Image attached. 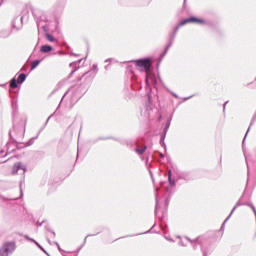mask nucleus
<instances>
[{
  "instance_id": "nucleus-1",
  "label": "nucleus",
  "mask_w": 256,
  "mask_h": 256,
  "mask_svg": "<svg viewBox=\"0 0 256 256\" xmlns=\"http://www.w3.org/2000/svg\"><path fill=\"white\" fill-rule=\"evenodd\" d=\"M138 71H144L146 73V83H149L151 75L149 74V69H151V60L149 58L139 59L135 61Z\"/></svg>"
},
{
  "instance_id": "nucleus-2",
  "label": "nucleus",
  "mask_w": 256,
  "mask_h": 256,
  "mask_svg": "<svg viewBox=\"0 0 256 256\" xmlns=\"http://www.w3.org/2000/svg\"><path fill=\"white\" fill-rule=\"evenodd\" d=\"M25 173H27V165L23 162H16L12 166L11 175H22L25 177Z\"/></svg>"
},
{
  "instance_id": "nucleus-3",
  "label": "nucleus",
  "mask_w": 256,
  "mask_h": 256,
  "mask_svg": "<svg viewBox=\"0 0 256 256\" xmlns=\"http://www.w3.org/2000/svg\"><path fill=\"white\" fill-rule=\"evenodd\" d=\"M15 244L13 242H7L0 249V256H9L15 251Z\"/></svg>"
},
{
  "instance_id": "nucleus-4",
  "label": "nucleus",
  "mask_w": 256,
  "mask_h": 256,
  "mask_svg": "<svg viewBox=\"0 0 256 256\" xmlns=\"http://www.w3.org/2000/svg\"><path fill=\"white\" fill-rule=\"evenodd\" d=\"M25 79H27V75H25L24 73L20 74L18 76V78H13L11 81H10V87L11 89H17V83H24L25 82Z\"/></svg>"
},
{
  "instance_id": "nucleus-5",
  "label": "nucleus",
  "mask_w": 256,
  "mask_h": 256,
  "mask_svg": "<svg viewBox=\"0 0 256 256\" xmlns=\"http://www.w3.org/2000/svg\"><path fill=\"white\" fill-rule=\"evenodd\" d=\"M187 23H199L200 25H203V23H205V21L200 18L191 17V18H187V19L181 21L178 24V27H183V25H187Z\"/></svg>"
},
{
  "instance_id": "nucleus-6",
  "label": "nucleus",
  "mask_w": 256,
  "mask_h": 256,
  "mask_svg": "<svg viewBox=\"0 0 256 256\" xmlns=\"http://www.w3.org/2000/svg\"><path fill=\"white\" fill-rule=\"evenodd\" d=\"M13 27L15 29H22V27H23V18H16L13 22Z\"/></svg>"
},
{
  "instance_id": "nucleus-7",
  "label": "nucleus",
  "mask_w": 256,
  "mask_h": 256,
  "mask_svg": "<svg viewBox=\"0 0 256 256\" xmlns=\"http://www.w3.org/2000/svg\"><path fill=\"white\" fill-rule=\"evenodd\" d=\"M40 51L42 53H51V51H53V47H51L50 45H44L41 47Z\"/></svg>"
},
{
  "instance_id": "nucleus-8",
  "label": "nucleus",
  "mask_w": 256,
  "mask_h": 256,
  "mask_svg": "<svg viewBox=\"0 0 256 256\" xmlns=\"http://www.w3.org/2000/svg\"><path fill=\"white\" fill-rule=\"evenodd\" d=\"M24 237L27 239V241H32V243H35V245H37V247H39V249H41L42 251L45 252V249H43V247L40 244H38L37 241H35L33 238H30L27 235H25Z\"/></svg>"
},
{
  "instance_id": "nucleus-9",
  "label": "nucleus",
  "mask_w": 256,
  "mask_h": 256,
  "mask_svg": "<svg viewBox=\"0 0 256 256\" xmlns=\"http://www.w3.org/2000/svg\"><path fill=\"white\" fill-rule=\"evenodd\" d=\"M241 203L237 202L236 205L233 207L230 215L225 219V222H227L229 219H231V215H233V213H235V209H237V207H240Z\"/></svg>"
},
{
  "instance_id": "nucleus-10",
  "label": "nucleus",
  "mask_w": 256,
  "mask_h": 256,
  "mask_svg": "<svg viewBox=\"0 0 256 256\" xmlns=\"http://www.w3.org/2000/svg\"><path fill=\"white\" fill-rule=\"evenodd\" d=\"M41 63L40 60H34L31 64V71H33V69H37V67H39V64Z\"/></svg>"
},
{
  "instance_id": "nucleus-11",
  "label": "nucleus",
  "mask_w": 256,
  "mask_h": 256,
  "mask_svg": "<svg viewBox=\"0 0 256 256\" xmlns=\"http://www.w3.org/2000/svg\"><path fill=\"white\" fill-rule=\"evenodd\" d=\"M145 151H147V146H144V147H142V148H137V149H136V153H137L138 155H143V154L145 153Z\"/></svg>"
},
{
  "instance_id": "nucleus-12",
  "label": "nucleus",
  "mask_w": 256,
  "mask_h": 256,
  "mask_svg": "<svg viewBox=\"0 0 256 256\" xmlns=\"http://www.w3.org/2000/svg\"><path fill=\"white\" fill-rule=\"evenodd\" d=\"M46 39H47L48 41H50V43H53V42L55 41V38L53 37V35H50V34H47V35H46Z\"/></svg>"
},
{
  "instance_id": "nucleus-13",
  "label": "nucleus",
  "mask_w": 256,
  "mask_h": 256,
  "mask_svg": "<svg viewBox=\"0 0 256 256\" xmlns=\"http://www.w3.org/2000/svg\"><path fill=\"white\" fill-rule=\"evenodd\" d=\"M169 184L172 186H175V180H173L172 178H168Z\"/></svg>"
},
{
  "instance_id": "nucleus-14",
  "label": "nucleus",
  "mask_w": 256,
  "mask_h": 256,
  "mask_svg": "<svg viewBox=\"0 0 256 256\" xmlns=\"http://www.w3.org/2000/svg\"><path fill=\"white\" fill-rule=\"evenodd\" d=\"M171 176H172L171 170H169V171H168V179H171Z\"/></svg>"
},
{
  "instance_id": "nucleus-15",
  "label": "nucleus",
  "mask_w": 256,
  "mask_h": 256,
  "mask_svg": "<svg viewBox=\"0 0 256 256\" xmlns=\"http://www.w3.org/2000/svg\"><path fill=\"white\" fill-rule=\"evenodd\" d=\"M165 239H167V241H173L171 238L169 237H165Z\"/></svg>"
},
{
  "instance_id": "nucleus-16",
  "label": "nucleus",
  "mask_w": 256,
  "mask_h": 256,
  "mask_svg": "<svg viewBox=\"0 0 256 256\" xmlns=\"http://www.w3.org/2000/svg\"><path fill=\"white\" fill-rule=\"evenodd\" d=\"M173 95H174V97H176V98L178 97L177 94H175V93H173Z\"/></svg>"
},
{
  "instance_id": "nucleus-17",
  "label": "nucleus",
  "mask_w": 256,
  "mask_h": 256,
  "mask_svg": "<svg viewBox=\"0 0 256 256\" xmlns=\"http://www.w3.org/2000/svg\"><path fill=\"white\" fill-rule=\"evenodd\" d=\"M56 245L58 246V249H61V248L59 247V243H56Z\"/></svg>"
},
{
  "instance_id": "nucleus-18",
  "label": "nucleus",
  "mask_w": 256,
  "mask_h": 256,
  "mask_svg": "<svg viewBox=\"0 0 256 256\" xmlns=\"http://www.w3.org/2000/svg\"><path fill=\"white\" fill-rule=\"evenodd\" d=\"M225 223H227V221L225 222V220H224L223 225H225Z\"/></svg>"
}]
</instances>
